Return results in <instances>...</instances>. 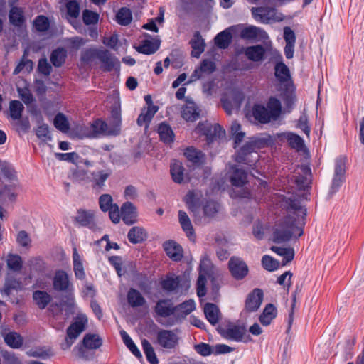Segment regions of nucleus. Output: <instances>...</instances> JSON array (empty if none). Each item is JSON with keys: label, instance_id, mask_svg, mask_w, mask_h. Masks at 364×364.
Instances as JSON below:
<instances>
[{"label": "nucleus", "instance_id": "4", "mask_svg": "<svg viewBox=\"0 0 364 364\" xmlns=\"http://www.w3.org/2000/svg\"><path fill=\"white\" fill-rule=\"evenodd\" d=\"M80 137L95 138L100 135H118V128H112L104 121L97 119L89 127L81 128Z\"/></svg>", "mask_w": 364, "mask_h": 364}, {"label": "nucleus", "instance_id": "11", "mask_svg": "<svg viewBox=\"0 0 364 364\" xmlns=\"http://www.w3.org/2000/svg\"><path fill=\"white\" fill-rule=\"evenodd\" d=\"M229 269L232 277L237 279H241L245 277L249 271L247 265L244 261L238 257H232L230 259Z\"/></svg>", "mask_w": 364, "mask_h": 364}, {"label": "nucleus", "instance_id": "21", "mask_svg": "<svg viewBox=\"0 0 364 364\" xmlns=\"http://www.w3.org/2000/svg\"><path fill=\"white\" fill-rule=\"evenodd\" d=\"M277 309L273 304H266L262 313L259 317V322L265 326L270 325L277 316Z\"/></svg>", "mask_w": 364, "mask_h": 364}, {"label": "nucleus", "instance_id": "56", "mask_svg": "<svg viewBox=\"0 0 364 364\" xmlns=\"http://www.w3.org/2000/svg\"><path fill=\"white\" fill-rule=\"evenodd\" d=\"M262 267L269 272L277 270L279 267V262L269 255H264L262 258Z\"/></svg>", "mask_w": 364, "mask_h": 364}, {"label": "nucleus", "instance_id": "47", "mask_svg": "<svg viewBox=\"0 0 364 364\" xmlns=\"http://www.w3.org/2000/svg\"><path fill=\"white\" fill-rule=\"evenodd\" d=\"M184 156L188 161L193 164H200L203 161L204 156L203 154L200 151L192 146L188 147L185 150Z\"/></svg>", "mask_w": 364, "mask_h": 364}, {"label": "nucleus", "instance_id": "43", "mask_svg": "<svg viewBox=\"0 0 364 364\" xmlns=\"http://www.w3.org/2000/svg\"><path fill=\"white\" fill-rule=\"evenodd\" d=\"M24 109L23 104L18 100H11L9 103L10 116L14 120H18L22 117Z\"/></svg>", "mask_w": 364, "mask_h": 364}, {"label": "nucleus", "instance_id": "23", "mask_svg": "<svg viewBox=\"0 0 364 364\" xmlns=\"http://www.w3.org/2000/svg\"><path fill=\"white\" fill-rule=\"evenodd\" d=\"M69 279L67 273L62 270L55 272L53 277V288L58 291H64L68 289Z\"/></svg>", "mask_w": 364, "mask_h": 364}, {"label": "nucleus", "instance_id": "33", "mask_svg": "<svg viewBox=\"0 0 364 364\" xmlns=\"http://www.w3.org/2000/svg\"><path fill=\"white\" fill-rule=\"evenodd\" d=\"M199 112L194 103H189L183 107L181 112L182 117L188 122H194L199 117Z\"/></svg>", "mask_w": 364, "mask_h": 364}, {"label": "nucleus", "instance_id": "27", "mask_svg": "<svg viewBox=\"0 0 364 364\" xmlns=\"http://www.w3.org/2000/svg\"><path fill=\"white\" fill-rule=\"evenodd\" d=\"M127 237L130 242L137 244L146 239L147 233L142 227L134 226L129 230Z\"/></svg>", "mask_w": 364, "mask_h": 364}, {"label": "nucleus", "instance_id": "1", "mask_svg": "<svg viewBox=\"0 0 364 364\" xmlns=\"http://www.w3.org/2000/svg\"><path fill=\"white\" fill-rule=\"evenodd\" d=\"M280 204L287 214L276 223L273 229L272 240L278 244L289 241L294 234L297 238L304 233L303 229L296 225V217L291 213L298 218L301 215L302 219L306 215V210L301 207L300 200L294 195L283 196Z\"/></svg>", "mask_w": 364, "mask_h": 364}, {"label": "nucleus", "instance_id": "64", "mask_svg": "<svg viewBox=\"0 0 364 364\" xmlns=\"http://www.w3.org/2000/svg\"><path fill=\"white\" fill-rule=\"evenodd\" d=\"M18 92L21 100L26 105H29L33 101V97L30 90L26 88H18Z\"/></svg>", "mask_w": 364, "mask_h": 364}, {"label": "nucleus", "instance_id": "38", "mask_svg": "<svg viewBox=\"0 0 364 364\" xmlns=\"http://www.w3.org/2000/svg\"><path fill=\"white\" fill-rule=\"evenodd\" d=\"M234 38L235 39H250V26H247L243 24H237L231 26Z\"/></svg>", "mask_w": 364, "mask_h": 364}, {"label": "nucleus", "instance_id": "20", "mask_svg": "<svg viewBox=\"0 0 364 364\" xmlns=\"http://www.w3.org/2000/svg\"><path fill=\"white\" fill-rule=\"evenodd\" d=\"M155 312L161 317L174 316V306L168 299H161L155 306Z\"/></svg>", "mask_w": 364, "mask_h": 364}, {"label": "nucleus", "instance_id": "61", "mask_svg": "<svg viewBox=\"0 0 364 364\" xmlns=\"http://www.w3.org/2000/svg\"><path fill=\"white\" fill-rule=\"evenodd\" d=\"M269 38L267 33L257 26H252V41L264 42Z\"/></svg>", "mask_w": 364, "mask_h": 364}, {"label": "nucleus", "instance_id": "24", "mask_svg": "<svg viewBox=\"0 0 364 364\" xmlns=\"http://www.w3.org/2000/svg\"><path fill=\"white\" fill-rule=\"evenodd\" d=\"M164 249L167 255L174 261L180 260L182 257L181 247L173 241H168L164 243Z\"/></svg>", "mask_w": 364, "mask_h": 364}, {"label": "nucleus", "instance_id": "29", "mask_svg": "<svg viewBox=\"0 0 364 364\" xmlns=\"http://www.w3.org/2000/svg\"><path fill=\"white\" fill-rule=\"evenodd\" d=\"M127 301L129 304L133 308L143 306L146 303L141 294L133 288L130 289L127 293Z\"/></svg>", "mask_w": 364, "mask_h": 364}, {"label": "nucleus", "instance_id": "7", "mask_svg": "<svg viewBox=\"0 0 364 364\" xmlns=\"http://www.w3.org/2000/svg\"><path fill=\"white\" fill-rule=\"evenodd\" d=\"M156 343L165 349H173L178 345V337L173 331L161 329L156 333Z\"/></svg>", "mask_w": 364, "mask_h": 364}, {"label": "nucleus", "instance_id": "2", "mask_svg": "<svg viewBox=\"0 0 364 364\" xmlns=\"http://www.w3.org/2000/svg\"><path fill=\"white\" fill-rule=\"evenodd\" d=\"M282 112L281 102L275 97L269 98L266 107L262 105H255L252 108V115L261 124L277 121Z\"/></svg>", "mask_w": 364, "mask_h": 364}, {"label": "nucleus", "instance_id": "26", "mask_svg": "<svg viewBox=\"0 0 364 364\" xmlns=\"http://www.w3.org/2000/svg\"><path fill=\"white\" fill-rule=\"evenodd\" d=\"M273 144V139L269 134L263 133L258 136H252V149L268 147L272 146Z\"/></svg>", "mask_w": 364, "mask_h": 364}, {"label": "nucleus", "instance_id": "53", "mask_svg": "<svg viewBox=\"0 0 364 364\" xmlns=\"http://www.w3.org/2000/svg\"><path fill=\"white\" fill-rule=\"evenodd\" d=\"M65 50L63 48H58L52 52L50 61L55 67H60L65 62Z\"/></svg>", "mask_w": 364, "mask_h": 364}, {"label": "nucleus", "instance_id": "58", "mask_svg": "<svg viewBox=\"0 0 364 364\" xmlns=\"http://www.w3.org/2000/svg\"><path fill=\"white\" fill-rule=\"evenodd\" d=\"M10 22L15 26H21L23 22L22 11L17 7H13L9 13Z\"/></svg>", "mask_w": 364, "mask_h": 364}, {"label": "nucleus", "instance_id": "39", "mask_svg": "<svg viewBox=\"0 0 364 364\" xmlns=\"http://www.w3.org/2000/svg\"><path fill=\"white\" fill-rule=\"evenodd\" d=\"M82 343L86 348L97 349L102 346V340L97 334L87 333L84 336Z\"/></svg>", "mask_w": 364, "mask_h": 364}, {"label": "nucleus", "instance_id": "35", "mask_svg": "<svg viewBox=\"0 0 364 364\" xmlns=\"http://www.w3.org/2000/svg\"><path fill=\"white\" fill-rule=\"evenodd\" d=\"M288 145L291 148L295 149L296 151H302L304 148V139L298 134L289 132L287 134L286 136Z\"/></svg>", "mask_w": 364, "mask_h": 364}, {"label": "nucleus", "instance_id": "5", "mask_svg": "<svg viewBox=\"0 0 364 364\" xmlns=\"http://www.w3.org/2000/svg\"><path fill=\"white\" fill-rule=\"evenodd\" d=\"M252 16L256 21L263 23L280 22L284 19L283 15L279 14L277 9L270 6L252 7Z\"/></svg>", "mask_w": 364, "mask_h": 364}, {"label": "nucleus", "instance_id": "34", "mask_svg": "<svg viewBox=\"0 0 364 364\" xmlns=\"http://www.w3.org/2000/svg\"><path fill=\"white\" fill-rule=\"evenodd\" d=\"M33 299L36 304L41 309H45L47 305L51 301V296L43 291H35L33 294Z\"/></svg>", "mask_w": 364, "mask_h": 364}, {"label": "nucleus", "instance_id": "10", "mask_svg": "<svg viewBox=\"0 0 364 364\" xmlns=\"http://www.w3.org/2000/svg\"><path fill=\"white\" fill-rule=\"evenodd\" d=\"M218 331L224 338L236 341H241L246 333L245 326L235 324H230L226 328L220 327Z\"/></svg>", "mask_w": 364, "mask_h": 364}, {"label": "nucleus", "instance_id": "40", "mask_svg": "<svg viewBox=\"0 0 364 364\" xmlns=\"http://www.w3.org/2000/svg\"><path fill=\"white\" fill-rule=\"evenodd\" d=\"M230 182L232 186L240 187L247 183V174L240 168H235L230 176Z\"/></svg>", "mask_w": 364, "mask_h": 364}, {"label": "nucleus", "instance_id": "52", "mask_svg": "<svg viewBox=\"0 0 364 364\" xmlns=\"http://www.w3.org/2000/svg\"><path fill=\"white\" fill-rule=\"evenodd\" d=\"M263 300V290L259 288L254 289L252 291V311H257L262 305Z\"/></svg>", "mask_w": 364, "mask_h": 364}, {"label": "nucleus", "instance_id": "41", "mask_svg": "<svg viewBox=\"0 0 364 364\" xmlns=\"http://www.w3.org/2000/svg\"><path fill=\"white\" fill-rule=\"evenodd\" d=\"M73 259L75 277L80 279H84L85 277V273L80 259V256L78 254L76 248L73 249Z\"/></svg>", "mask_w": 364, "mask_h": 364}, {"label": "nucleus", "instance_id": "36", "mask_svg": "<svg viewBox=\"0 0 364 364\" xmlns=\"http://www.w3.org/2000/svg\"><path fill=\"white\" fill-rule=\"evenodd\" d=\"M282 100L288 107H291L296 102L295 87L292 84L291 85L284 86L282 93Z\"/></svg>", "mask_w": 364, "mask_h": 364}, {"label": "nucleus", "instance_id": "25", "mask_svg": "<svg viewBox=\"0 0 364 364\" xmlns=\"http://www.w3.org/2000/svg\"><path fill=\"white\" fill-rule=\"evenodd\" d=\"M230 134L234 141V147L237 149L243 141L246 133L242 130L241 124L235 121L231 125Z\"/></svg>", "mask_w": 364, "mask_h": 364}, {"label": "nucleus", "instance_id": "17", "mask_svg": "<svg viewBox=\"0 0 364 364\" xmlns=\"http://www.w3.org/2000/svg\"><path fill=\"white\" fill-rule=\"evenodd\" d=\"M121 216L127 225H132L136 220V207L130 202L124 203L121 207Z\"/></svg>", "mask_w": 364, "mask_h": 364}, {"label": "nucleus", "instance_id": "16", "mask_svg": "<svg viewBox=\"0 0 364 364\" xmlns=\"http://www.w3.org/2000/svg\"><path fill=\"white\" fill-rule=\"evenodd\" d=\"M234 38L231 26L218 33L214 38L215 45L220 49H226L229 47Z\"/></svg>", "mask_w": 364, "mask_h": 364}, {"label": "nucleus", "instance_id": "12", "mask_svg": "<svg viewBox=\"0 0 364 364\" xmlns=\"http://www.w3.org/2000/svg\"><path fill=\"white\" fill-rule=\"evenodd\" d=\"M75 220L80 225L96 231L98 227L95 221V214L92 210H79L75 217Z\"/></svg>", "mask_w": 364, "mask_h": 364}, {"label": "nucleus", "instance_id": "49", "mask_svg": "<svg viewBox=\"0 0 364 364\" xmlns=\"http://www.w3.org/2000/svg\"><path fill=\"white\" fill-rule=\"evenodd\" d=\"M100 49L90 48L82 52L81 61L86 65H92L97 59Z\"/></svg>", "mask_w": 364, "mask_h": 364}, {"label": "nucleus", "instance_id": "6", "mask_svg": "<svg viewBox=\"0 0 364 364\" xmlns=\"http://www.w3.org/2000/svg\"><path fill=\"white\" fill-rule=\"evenodd\" d=\"M279 60L274 65V76L281 85L287 86L294 84L290 70L284 63L281 54L278 55Z\"/></svg>", "mask_w": 364, "mask_h": 364}, {"label": "nucleus", "instance_id": "59", "mask_svg": "<svg viewBox=\"0 0 364 364\" xmlns=\"http://www.w3.org/2000/svg\"><path fill=\"white\" fill-rule=\"evenodd\" d=\"M55 127L61 132H66L69 129V124L65 115L58 113L54 119Z\"/></svg>", "mask_w": 364, "mask_h": 364}, {"label": "nucleus", "instance_id": "42", "mask_svg": "<svg viewBox=\"0 0 364 364\" xmlns=\"http://www.w3.org/2000/svg\"><path fill=\"white\" fill-rule=\"evenodd\" d=\"M120 335L124 343L129 348V350L138 358H141L142 355L137 346L135 345L132 339L125 331H121Z\"/></svg>", "mask_w": 364, "mask_h": 364}, {"label": "nucleus", "instance_id": "28", "mask_svg": "<svg viewBox=\"0 0 364 364\" xmlns=\"http://www.w3.org/2000/svg\"><path fill=\"white\" fill-rule=\"evenodd\" d=\"M204 314L208 321L212 324H216L220 317L218 307L213 304L207 303L204 306Z\"/></svg>", "mask_w": 364, "mask_h": 364}, {"label": "nucleus", "instance_id": "57", "mask_svg": "<svg viewBox=\"0 0 364 364\" xmlns=\"http://www.w3.org/2000/svg\"><path fill=\"white\" fill-rule=\"evenodd\" d=\"M99 205L102 211L107 212L117 204L113 203L112 197L109 194H102L99 198Z\"/></svg>", "mask_w": 364, "mask_h": 364}, {"label": "nucleus", "instance_id": "50", "mask_svg": "<svg viewBox=\"0 0 364 364\" xmlns=\"http://www.w3.org/2000/svg\"><path fill=\"white\" fill-rule=\"evenodd\" d=\"M68 19L77 18L80 15V8L79 2L76 0H67L65 4Z\"/></svg>", "mask_w": 364, "mask_h": 364}, {"label": "nucleus", "instance_id": "48", "mask_svg": "<svg viewBox=\"0 0 364 364\" xmlns=\"http://www.w3.org/2000/svg\"><path fill=\"white\" fill-rule=\"evenodd\" d=\"M0 175L11 182L16 181V171L12 166L6 161H0Z\"/></svg>", "mask_w": 364, "mask_h": 364}, {"label": "nucleus", "instance_id": "55", "mask_svg": "<svg viewBox=\"0 0 364 364\" xmlns=\"http://www.w3.org/2000/svg\"><path fill=\"white\" fill-rule=\"evenodd\" d=\"M250 155V144L249 142H246V144L237 151L236 161L238 163L247 164L248 162Z\"/></svg>", "mask_w": 364, "mask_h": 364}, {"label": "nucleus", "instance_id": "15", "mask_svg": "<svg viewBox=\"0 0 364 364\" xmlns=\"http://www.w3.org/2000/svg\"><path fill=\"white\" fill-rule=\"evenodd\" d=\"M16 186V182L0 186V202L2 203L14 202L17 196Z\"/></svg>", "mask_w": 364, "mask_h": 364}, {"label": "nucleus", "instance_id": "44", "mask_svg": "<svg viewBox=\"0 0 364 364\" xmlns=\"http://www.w3.org/2000/svg\"><path fill=\"white\" fill-rule=\"evenodd\" d=\"M179 283V277L172 274L167 276L166 278L161 282V287L166 291H173L178 287Z\"/></svg>", "mask_w": 364, "mask_h": 364}, {"label": "nucleus", "instance_id": "60", "mask_svg": "<svg viewBox=\"0 0 364 364\" xmlns=\"http://www.w3.org/2000/svg\"><path fill=\"white\" fill-rule=\"evenodd\" d=\"M265 52L262 45L252 46V62H259L264 60Z\"/></svg>", "mask_w": 364, "mask_h": 364}, {"label": "nucleus", "instance_id": "18", "mask_svg": "<svg viewBox=\"0 0 364 364\" xmlns=\"http://www.w3.org/2000/svg\"><path fill=\"white\" fill-rule=\"evenodd\" d=\"M195 308V302L191 299L174 306V318L176 321H178L184 318L187 315L191 313Z\"/></svg>", "mask_w": 364, "mask_h": 364}, {"label": "nucleus", "instance_id": "37", "mask_svg": "<svg viewBox=\"0 0 364 364\" xmlns=\"http://www.w3.org/2000/svg\"><path fill=\"white\" fill-rule=\"evenodd\" d=\"M158 133L164 143L170 144L173 141L174 134L168 124L164 122L160 124L158 127Z\"/></svg>", "mask_w": 364, "mask_h": 364}, {"label": "nucleus", "instance_id": "63", "mask_svg": "<svg viewBox=\"0 0 364 364\" xmlns=\"http://www.w3.org/2000/svg\"><path fill=\"white\" fill-rule=\"evenodd\" d=\"M33 24L36 30L41 32L47 31L50 26L48 18L44 16H37Z\"/></svg>", "mask_w": 364, "mask_h": 364}, {"label": "nucleus", "instance_id": "30", "mask_svg": "<svg viewBox=\"0 0 364 364\" xmlns=\"http://www.w3.org/2000/svg\"><path fill=\"white\" fill-rule=\"evenodd\" d=\"M178 220L179 223L183 230L186 232L187 236L190 238V240H194V232L193 228L190 220L189 217L183 210L178 211Z\"/></svg>", "mask_w": 364, "mask_h": 364}, {"label": "nucleus", "instance_id": "31", "mask_svg": "<svg viewBox=\"0 0 364 364\" xmlns=\"http://www.w3.org/2000/svg\"><path fill=\"white\" fill-rule=\"evenodd\" d=\"M159 108L155 105H149L146 109H142L141 114L137 119V124L139 126L148 124L154 117Z\"/></svg>", "mask_w": 364, "mask_h": 364}, {"label": "nucleus", "instance_id": "13", "mask_svg": "<svg viewBox=\"0 0 364 364\" xmlns=\"http://www.w3.org/2000/svg\"><path fill=\"white\" fill-rule=\"evenodd\" d=\"M112 171L110 169L98 170L93 171L91 173L90 181L92 183V186L95 189L102 190L105 181L111 176Z\"/></svg>", "mask_w": 364, "mask_h": 364}, {"label": "nucleus", "instance_id": "32", "mask_svg": "<svg viewBox=\"0 0 364 364\" xmlns=\"http://www.w3.org/2000/svg\"><path fill=\"white\" fill-rule=\"evenodd\" d=\"M184 168L182 164L174 160L171 164V174L174 182L181 183L184 181Z\"/></svg>", "mask_w": 364, "mask_h": 364}, {"label": "nucleus", "instance_id": "54", "mask_svg": "<svg viewBox=\"0 0 364 364\" xmlns=\"http://www.w3.org/2000/svg\"><path fill=\"white\" fill-rule=\"evenodd\" d=\"M6 263L8 268L14 272H19L22 269V259L18 255H9Z\"/></svg>", "mask_w": 364, "mask_h": 364}, {"label": "nucleus", "instance_id": "45", "mask_svg": "<svg viewBox=\"0 0 364 364\" xmlns=\"http://www.w3.org/2000/svg\"><path fill=\"white\" fill-rule=\"evenodd\" d=\"M141 345L147 360L151 364H158L159 360L151 343L146 339H144L141 341Z\"/></svg>", "mask_w": 364, "mask_h": 364}, {"label": "nucleus", "instance_id": "3", "mask_svg": "<svg viewBox=\"0 0 364 364\" xmlns=\"http://www.w3.org/2000/svg\"><path fill=\"white\" fill-rule=\"evenodd\" d=\"M87 321L88 319L85 314H77L74 322L72 323L67 329V336L65 338V341L61 344L63 350H66L71 347L74 341L85 329Z\"/></svg>", "mask_w": 364, "mask_h": 364}, {"label": "nucleus", "instance_id": "19", "mask_svg": "<svg viewBox=\"0 0 364 364\" xmlns=\"http://www.w3.org/2000/svg\"><path fill=\"white\" fill-rule=\"evenodd\" d=\"M161 41L158 38L145 39L136 50L143 54L151 55L156 53L160 47Z\"/></svg>", "mask_w": 364, "mask_h": 364}, {"label": "nucleus", "instance_id": "9", "mask_svg": "<svg viewBox=\"0 0 364 364\" xmlns=\"http://www.w3.org/2000/svg\"><path fill=\"white\" fill-rule=\"evenodd\" d=\"M97 60L102 63V68L105 71L119 68V60L107 50L100 49Z\"/></svg>", "mask_w": 364, "mask_h": 364}, {"label": "nucleus", "instance_id": "51", "mask_svg": "<svg viewBox=\"0 0 364 364\" xmlns=\"http://www.w3.org/2000/svg\"><path fill=\"white\" fill-rule=\"evenodd\" d=\"M132 19V13L130 10L127 8L120 9L116 15L117 22L122 26L129 25L131 23Z\"/></svg>", "mask_w": 364, "mask_h": 364}, {"label": "nucleus", "instance_id": "8", "mask_svg": "<svg viewBox=\"0 0 364 364\" xmlns=\"http://www.w3.org/2000/svg\"><path fill=\"white\" fill-rule=\"evenodd\" d=\"M216 70L215 63L210 59H204L201 61L200 65L194 70L191 75L190 80L187 82L191 83L196 81L205 75L212 74Z\"/></svg>", "mask_w": 364, "mask_h": 364}, {"label": "nucleus", "instance_id": "46", "mask_svg": "<svg viewBox=\"0 0 364 364\" xmlns=\"http://www.w3.org/2000/svg\"><path fill=\"white\" fill-rule=\"evenodd\" d=\"M4 338L5 343L13 348H18L23 343V338L16 332H9Z\"/></svg>", "mask_w": 364, "mask_h": 364}, {"label": "nucleus", "instance_id": "22", "mask_svg": "<svg viewBox=\"0 0 364 364\" xmlns=\"http://www.w3.org/2000/svg\"><path fill=\"white\" fill-rule=\"evenodd\" d=\"M192 48L191 55L198 58L202 53H203L205 47L204 39L202 38L199 31H196L193 38L190 42Z\"/></svg>", "mask_w": 364, "mask_h": 364}, {"label": "nucleus", "instance_id": "62", "mask_svg": "<svg viewBox=\"0 0 364 364\" xmlns=\"http://www.w3.org/2000/svg\"><path fill=\"white\" fill-rule=\"evenodd\" d=\"M82 20L86 25L96 24L99 20V15L97 13L85 9L82 13Z\"/></svg>", "mask_w": 364, "mask_h": 364}, {"label": "nucleus", "instance_id": "14", "mask_svg": "<svg viewBox=\"0 0 364 364\" xmlns=\"http://www.w3.org/2000/svg\"><path fill=\"white\" fill-rule=\"evenodd\" d=\"M244 100V95L241 92H235L231 100L222 99L223 107L228 114H231L233 110H238Z\"/></svg>", "mask_w": 364, "mask_h": 364}]
</instances>
